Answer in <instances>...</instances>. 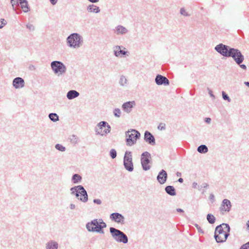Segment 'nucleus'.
I'll return each mask as SVG.
<instances>
[{
    "mask_svg": "<svg viewBox=\"0 0 249 249\" xmlns=\"http://www.w3.org/2000/svg\"><path fill=\"white\" fill-rule=\"evenodd\" d=\"M155 83L158 85L168 86L169 85V80L164 76L158 74L155 78Z\"/></svg>",
    "mask_w": 249,
    "mask_h": 249,
    "instance_id": "2eb2a0df",
    "label": "nucleus"
},
{
    "mask_svg": "<svg viewBox=\"0 0 249 249\" xmlns=\"http://www.w3.org/2000/svg\"><path fill=\"white\" fill-rule=\"evenodd\" d=\"M49 0L50 1L51 3L53 5L56 4L58 1V0Z\"/></svg>",
    "mask_w": 249,
    "mask_h": 249,
    "instance_id": "8fccbe9b",
    "label": "nucleus"
},
{
    "mask_svg": "<svg viewBox=\"0 0 249 249\" xmlns=\"http://www.w3.org/2000/svg\"><path fill=\"white\" fill-rule=\"evenodd\" d=\"M10 3L12 6L13 10L14 11L16 10V6L19 5V2L18 0H11Z\"/></svg>",
    "mask_w": 249,
    "mask_h": 249,
    "instance_id": "72a5a7b5",
    "label": "nucleus"
},
{
    "mask_svg": "<svg viewBox=\"0 0 249 249\" xmlns=\"http://www.w3.org/2000/svg\"><path fill=\"white\" fill-rule=\"evenodd\" d=\"M51 67L53 73L57 76L64 74L67 71L66 66L59 61H52L51 63Z\"/></svg>",
    "mask_w": 249,
    "mask_h": 249,
    "instance_id": "423d86ee",
    "label": "nucleus"
},
{
    "mask_svg": "<svg viewBox=\"0 0 249 249\" xmlns=\"http://www.w3.org/2000/svg\"><path fill=\"white\" fill-rule=\"evenodd\" d=\"M197 151L201 154H205L208 151V148L206 145L201 144L197 147Z\"/></svg>",
    "mask_w": 249,
    "mask_h": 249,
    "instance_id": "c85d7f7f",
    "label": "nucleus"
},
{
    "mask_svg": "<svg viewBox=\"0 0 249 249\" xmlns=\"http://www.w3.org/2000/svg\"><path fill=\"white\" fill-rule=\"evenodd\" d=\"M26 28L29 29L30 31H33L35 30V27L33 25L28 23L26 25Z\"/></svg>",
    "mask_w": 249,
    "mask_h": 249,
    "instance_id": "79ce46f5",
    "label": "nucleus"
},
{
    "mask_svg": "<svg viewBox=\"0 0 249 249\" xmlns=\"http://www.w3.org/2000/svg\"><path fill=\"white\" fill-rule=\"evenodd\" d=\"M140 133L136 129H131L125 132L126 144L131 146L134 145L140 138Z\"/></svg>",
    "mask_w": 249,
    "mask_h": 249,
    "instance_id": "20e7f679",
    "label": "nucleus"
},
{
    "mask_svg": "<svg viewBox=\"0 0 249 249\" xmlns=\"http://www.w3.org/2000/svg\"><path fill=\"white\" fill-rule=\"evenodd\" d=\"M177 175L178 177H180V176H181V173L178 172L177 173Z\"/></svg>",
    "mask_w": 249,
    "mask_h": 249,
    "instance_id": "e2e57ef3",
    "label": "nucleus"
},
{
    "mask_svg": "<svg viewBox=\"0 0 249 249\" xmlns=\"http://www.w3.org/2000/svg\"><path fill=\"white\" fill-rule=\"evenodd\" d=\"M128 30L124 26L119 25L114 29V33L117 35H123L128 33Z\"/></svg>",
    "mask_w": 249,
    "mask_h": 249,
    "instance_id": "412c9836",
    "label": "nucleus"
},
{
    "mask_svg": "<svg viewBox=\"0 0 249 249\" xmlns=\"http://www.w3.org/2000/svg\"><path fill=\"white\" fill-rule=\"evenodd\" d=\"M166 128L165 124L164 123H160L158 126V129L160 130H165Z\"/></svg>",
    "mask_w": 249,
    "mask_h": 249,
    "instance_id": "ea45409f",
    "label": "nucleus"
},
{
    "mask_svg": "<svg viewBox=\"0 0 249 249\" xmlns=\"http://www.w3.org/2000/svg\"><path fill=\"white\" fill-rule=\"evenodd\" d=\"M66 42L68 47L77 49L82 46L83 43V38L79 34L72 33L67 37Z\"/></svg>",
    "mask_w": 249,
    "mask_h": 249,
    "instance_id": "f03ea898",
    "label": "nucleus"
},
{
    "mask_svg": "<svg viewBox=\"0 0 249 249\" xmlns=\"http://www.w3.org/2000/svg\"><path fill=\"white\" fill-rule=\"evenodd\" d=\"M144 140L151 145H155L156 144L154 136L148 131H145L144 132Z\"/></svg>",
    "mask_w": 249,
    "mask_h": 249,
    "instance_id": "dca6fc26",
    "label": "nucleus"
},
{
    "mask_svg": "<svg viewBox=\"0 0 249 249\" xmlns=\"http://www.w3.org/2000/svg\"><path fill=\"white\" fill-rule=\"evenodd\" d=\"M151 154L147 151L143 152L141 155V161L142 169L144 171H147L150 169L149 165Z\"/></svg>",
    "mask_w": 249,
    "mask_h": 249,
    "instance_id": "9b49d317",
    "label": "nucleus"
},
{
    "mask_svg": "<svg viewBox=\"0 0 249 249\" xmlns=\"http://www.w3.org/2000/svg\"><path fill=\"white\" fill-rule=\"evenodd\" d=\"M113 114L115 117L119 118L121 115V110L118 108H116L114 109Z\"/></svg>",
    "mask_w": 249,
    "mask_h": 249,
    "instance_id": "c9c22d12",
    "label": "nucleus"
},
{
    "mask_svg": "<svg viewBox=\"0 0 249 249\" xmlns=\"http://www.w3.org/2000/svg\"><path fill=\"white\" fill-rule=\"evenodd\" d=\"M71 194L75 195L78 199L86 203L88 200V195L86 190L82 185H78L72 187L70 189Z\"/></svg>",
    "mask_w": 249,
    "mask_h": 249,
    "instance_id": "7ed1b4c3",
    "label": "nucleus"
},
{
    "mask_svg": "<svg viewBox=\"0 0 249 249\" xmlns=\"http://www.w3.org/2000/svg\"><path fill=\"white\" fill-rule=\"evenodd\" d=\"M232 48H231L228 45L220 43L217 45L215 47L214 49L221 55L224 57H229Z\"/></svg>",
    "mask_w": 249,
    "mask_h": 249,
    "instance_id": "6e6552de",
    "label": "nucleus"
},
{
    "mask_svg": "<svg viewBox=\"0 0 249 249\" xmlns=\"http://www.w3.org/2000/svg\"><path fill=\"white\" fill-rule=\"evenodd\" d=\"M209 185L207 183H204L202 184V186L204 188H207L208 187Z\"/></svg>",
    "mask_w": 249,
    "mask_h": 249,
    "instance_id": "13d9d810",
    "label": "nucleus"
},
{
    "mask_svg": "<svg viewBox=\"0 0 249 249\" xmlns=\"http://www.w3.org/2000/svg\"><path fill=\"white\" fill-rule=\"evenodd\" d=\"M178 181L180 183H182L183 181V179L182 178H179L178 179Z\"/></svg>",
    "mask_w": 249,
    "mask_h": 249,
    "instance_id": "052dcab7",
    "label": "nucleus"
},
{
    "mask_svg": "<svg viewBox=\"0 0 249 249\" xmlns=\"http://www.w3.org/2000/svg\"><path fill=\"white\" fill-rule=\"evenodd\" d=\"M110 233L112 238L118 242L126 244L128 242L127 236L122 231L113 227L109 228Z\"/></svg>",
    "mask_w": 249,
    "mask_h": 249,
    "instance_id": "39448f33",
    "label": "nucleus"
},
{
    "mask_svg": "<svg viewBox=\"0 0 249 249\" xmlns=\"http://www.w3.org/2000/svg\"><path fill=\"white\" fill-rule=\"evenodd\" d=\"M211 119L210 118H207L206 119V122L207 123H210L211 122Z\"/></svg>",
    "mask_w": 249,
    "mask_h": 249,
    "instance_id": "bf43d9fd",
    "label": "nucleus"
},
{
    "mask_svg": "<svg viewBox=\"0 0 249 249\" xmlns=\"http://www.w3.org/2000/svg\"><path fill=\"white\" fill-rule=\"evenodd\" d=\"M49 119L53 122H56L59 120V117L55 113H51L49 114Z\"/></svg>",
    "mask_w": 249,
    "mask_h": 249,
    "instance_id": "c756f323",
    "label": "nucleus"
},
{
    "mask_svg": "<svg viewBox=\"0 0 249 249\" xmlns=\"http://www.w3.org/2000/svg\"><path fill=\"white\" fill-rule=\"evenodd\" d=\"M180 13L182 15L185 16V17H188L190 15L188 14V13L186 12V10L184 8H181L180 10Z\"/></svg>",
    "mask_w": 249,
    "mask_h": 249,
    "instance_id": "58836bf2",
    "label": "nucleus"
},
{
    "mask_svg": "<svg viewBox=\"0 0 249 249\" xmlns=\"http://www.w3.org/2000/svg\"><path fill=\"white\" fill-rule=\"evenodd\" d=\"M87 11L89 13L98 14L100 12V7L93 4H91L87 6Z\"/></svg>",
    "mask_w": 249,
    "mask_h": 249,
    "instance_id": "4be33fe9",
    "label": "nucleus"
},
{
    "mask_svg": "<svg viewBox=\"0 0 249 249\" xmlns=\"http://www.w3.org/2000/svg\"><path fill=\"white\" fill-rule=\"evenodd\" d=\"M176 211L177 212H178V213H183L184 212V211L180 209V208H178L176 209Z\"/></svg>",
    "mask_w": 249,
    "mask_h": 249,
    "instance_id": "5fc2aeb1",
    "label": "nucleus"
},
{
    "mask_svg": "<svg viewBox=\"0 0 249 249\" xmlns=\"http://www.w3.org/2000/svg\"><path fill=\"white\" fill-rule=\"evenodd\" d=\"M195 226L198 232L202 233V234L204 233L203 231L202 230V229L200 228V227L199 226V225L198 224H195Z\"/></svg>",
    "mask_w": 249,
    "mask_h": 249,
    "instance_id": "c03bdc74",
    "label": "nucleus"
},
{
    "mask_svg": "<svg viewBox=\"0 0 249 249\" xmlns=\"http://www.w3.org/2000/svg\"><path fill=\"white\" fill-rule=\"evenodd\" d=\"M165 191L168 195L174 196L176 195V190L174 187L172 186H167L165 188Z\"/></svg>",
    "mask_w": 249,
    "mask_h": 249,
    "instance_id": "393cba45",
    "label": "nucleus"
},
{
    "mask_svg": "<svg viewBox=\"0 0 249 249\" xmlns=\"http://www.w3.org/2000/svg\"><path fill=\"white\" fill-rule=\"evenodd\" d=\"M55 148L61 152H64L66 150V147L60 144H55Z\"/></svg>",
    "mask_w": 249,
    "mask_h": 249,
    "instance_id": "f704fd0d",
    "label": "nucleus"
},
{
    "mask_svg": "<svg viewBox=\"0 0 249 249\" xmlns=\"http://www.w3.org/2000/svg\"><path fill=\"white\" fill-rule=\"evenodd\" d=\"M230 227L229 224L222 223L217 226L215 229L214 237L217 243L226 242L229 236Z\"/></svg>",
    "mask_w": 249,
    "mask_h": 249,
    "instance_id": "f257e3e1",
    "label": "nucleus"
},
{
    "mask_svg": "<svg viewBox=\"0 0 249 249\" xmlns=\"http://www.w3.org/2000/svg\"><path fill=\"white\" fill-rule=\"evenodd\" d=\"M96 238L95 237L92 238V240H95Z\"/></svg>",
    "mask_w": 249,
    "mask_h": 249,
    "instance_id": "69168bd1",
    "label": "nucleus"
},
{
    "mask_svg": "<svg viewBox=\"0 0 249 249\" xmlns=\"http://www.w3.org/2000/svg\"><path fill=\"white\" fill-rule=\"evenodd\" d=\"M22 10L24 13H27L30 11V7L28 4V2L27 1L26 3L23 4H20Z\"/></svg>",
    "mask_w": 249,
    "mask_h": 249,
    "instance_id": "7c9ffc66",
    "label": "nucleus"
},
{
    "mask_svg": "<svg viewBox=\"0 0 249 249\" xmlns=\"http://www.w3.org/2000/svg\"><path fill=\"white\" fill-rule=\"evenodd\" d=\"M240 67L244 70H247V66L245 65V64H238Z\"/></svg>",
    "mask_w": 249,
    "mask_h": 249,
    "instance_id": "49530a36",
    "label": "nucleus"
},
{
    "mask_svg": "<svg viewBox=\"0 0 249 249\" xmlns=\"http://www.w3.org/2000/svg\"><path fill=\"white\" fill-rule=\"evenodd\" d=\"M124 168L129 172H132L134 166L132 162V154L131 151H126L124 157L123 161Z\"/></svg>",
    "mask_w": 249,
    "mask_h": 249,
    "instance_id": "0eeeda50",
    "label": "nucleus"
},
{
    "mask_svg": "<svg viewBox=\"0 0 249 249\" xmlns=\"http://www.w3.org/2000/svg\"><path fill=\"white\" fill-rule=\"evenodd\" d=\"M209 198L210 200H211L212 202H213L214 200V196L213 194H211L209 196Z\"/></svg>",
    "mask_w": 249,
    "mask_h": 249,
    "instance_id": "de8ad7c7",
    "label": "nucleus"
},
{
    "mask_svg": "<svg viewBox=\"0 0 249 249\" xmlns=\"http://www.w3.org/2000/svg\"><path fill=\"white\" fill-rule=\"evenodd\" d=\"M231 208V201L227 199L223 200L220 207V211L223 214L225 212H229Z\"/></svg>",
    "mask_w": 249,
    "mask_h": 249,
    "instance_id": "4468645a",
    "label": "nucleus"
},
{
    "mask_svg": "<svg viewBox=\"0 0 249 249\" xmlns=\"http://www.w3.org/2000/svg\"><path fill=\"white\" fill-rule=\"evenodd\" d=\"M110 219L117 223L123 224L124 223V217L121 213H114L110 215Z\"/></svg>",
    "mask_w": 249,
    "mask_h": 249,
    "instance_id": "ddd939ff",
    "label": "nucleus"
},
{
    "mask_svg": "<svg viewBox=\"0 0 249 249\" xmlns=\"http://www.w3.org/2000/svg\"><path fill=\"white\" fill-rule=\"evenodd\" d=\"M91 3H97L100 0H88Z\"/></svg>",
    "mask_w": 249,
    "mask_h": 249,
    "instance_id": "603ef678",
    "label": "nucleus"
},
{
    "mask_svg": "<svg viewBox=\"0 0 249 249\" xmlns=\"http://www.w3.org/2000/svg\"><path fill=\"white\" fill-rule=\"evenodd\" d=\"M110 156L112 159H115L117 156V152L115 149H111L109 152Z\"/></svg>",
    "mask_w": 249,
    "mask_h": 249,
    "instance_id": "e433bc0d",
    "label": "nucleus"
},
{
    "mask_svg": "<svg viewBox=\"0 0 249 249\" xmlns=\"http://www.w3.org/2000/svg\"><path fill=\"white\" fill-rule=\"evenodd\" d=\"M24 80L21 77H16L13 81V86L15 89L22 88L24 87Z\"/></svg>",
    "mask_w": 249,
    "mask_h": 249,
    "instance_id": "6ab92c4d",
    "label": "nucleus"
},
{
    "mask_svg": "<svg viewBox=\"0 0 249 249\" xmlns=\"http://www.w3.org/2000/svg\"><path fill=\"white\" fill-rule=\"evenodd\" d=\"M82 177L77 174H74L71 178V181L74 184H77L80 183L82 181Z\"/></svg>",
    "mask_w": 249,
    "mask_h": 249,
    "instance_id": "a878e982",
    "label": "nucleus"
},
{
    "mask_svg": "<svg viewBox=\"0 0 249 249\" xmlns=\"http://www.w3.org/2000/svg\"><path fill=\"white\" fill-rule=\"evenodd\" d=\"M127 81L126 77L124 75H122L120 79L119 84L122 86H124L126 84Z\"/></svg>",
    "mask_w": 249,
    "mask_h": 249,
    "instance_id": "473e14b6",
    "label": "nucleus"
},
{
    "mask_svg": "<svg viewBox=\"0 0 249 249\" xmlns=\"http://www.w3.org/2000/svg\"><path fill=\"white\" fill-rule=\"evenodd\" d=\"M79 95V93L75 90H71L67 93V97L69 100H72L77 97Z\"/></svg>",
    "mask_w": 249,
    "mask_h": 249,
    "instance_id": "5701e85b",
    "label": "nucleus"
},
{
    "mask_svg": "<svg viewBox=\"0 0 249 249\" xmlns=\"http://www.w3.org/2000/svg\"><path fill=\"white\" fill-rule=\"evenodd\" d=\"M192 185H193V187L194 188H196L197 187V183L196 182H194L193 183Z\"/></svg>",
    "mask_w": 249,
    "mask_h": 249,
    "instance_id": "6e6d98bb",
    "label": "nucleus"
},
{
    "mask_svg": "<svg viewBox=\"0 0 249 249\" xmlns=\"http://www.w3.org/2000/svg\"><path fill=\"white\" fill-rule=\"evenodd\" d=\"M157 179L160 184H163L165 183L167 179V172L164 170L162 169L159 173Z\"/></svg>",
    "mask_w": 249,
    "mask_h": 249,
    "instance_id": "a211bd4d",
    "label": "nucleus"
},
{
    "mask_svg": "<svg viewBox=\"0 0 249 249\" xmlns=\"http://www.w3.org/2000/svg\"><path fill=\"white\" fill-rule=\"evenodd\" d=\"M99 233L104 234V229L107 227L106 223L103 221L102 219H99Z\"/></svg>",
    "mask_w": 249,
    "mask_h": 249,
    "instance_id": "bb28decb",
    "label": "nucleus"
},
{
    "mask_svg": "<svg viewBox=\"0 0 249 249\" xmlns=\"http://www.w3.org/2000/svg\"><path fill=\"white\" fill-rule=\"evenodd\" d=\"M239 249H249V241L242 245Z\"/></svg>",
    "mask_w": 249,
    "mask_h": 249,
    "instance_id": "37998d69",
    "label": "nucleus"
},
{
    "mask_svg": "<svg viewBox=\"0 0 249 249\" xmlns=\"http://www.w3.org/2000/svg\"><path fill=\"white\" fill-rule=\"evenodd\" d=\"M70 142L73 144L76 145L80 142L79 137L75 135H72L69 138Z\"/></svg>",
    "mask_w": 249,
    "mask_h": 249,
    "instance_id": "cd10ccee",
    "label": "nucleus"
},
{
    "mask_svg": "<svg viewBox=\"0 0 249 249\" xmlns=\"http://www.w3.org/2000/svg\"><path fill=\"white\" fill-rule=\"evenodd\" d=\"M135 101H128L124 103L122 105L123 110L127 113L131 112L133 107L135 106Z\"/></svg>",
    "mask_w": 249,
    "mask_h": 249,
    "instance_id": "f3484780",
    "label": "nucleus"
},
{
    "mask_svg": "<svg viewBox=\"0 0 249 249\" xmlns=\"http://www.w3.org/2000/svg\"><path fill=\"white\" fill-rule=\"evenodd\" d=\"M19 4H23L24 3H26L27 1V0H18Z\"/></svg>",
    "mask_w": 249,
    "mask_h": 249,
    "instance_id": "864d4df0",
    "label": "nucleus"
},
{
    "mask_svg": "<svg viewBox=\"0 0 249 249\" xmlns=\"http://www.w3.org/2000/svg\"><path fill=\"white\" fill-rule=\"evenodd\" d=\"M113 52L114 55L116 57H121L128 53L127 51L121 50V46L118 45L113 47Z\"/></svg>",
    "mask_w": 249,
    "mask_h": 249,
    "instance_id": "aec40b11",
    "label": "nucleus"
},
{
    "mask_svg": "<svg viewBox=\"0 0 249 249\" xmlns=\"http://www.w3.org/2000/svg\"><path fill=\"white\" fill-rule=\"evenodd\" d=\"M244 84L245 85L249 87V82H245Z\"/></svg>",
    "mask_w": 249,
    "mask_h": 249,
    "instance_id": "680f3d73",
    "label": "nucleus"
},
{
    "mask_svg": "<svg viewBox=\"0 0 249 249\" xmlns=\"http://www.w3.org/2000/svg\"><path fill=\"white\" fill-rule=\"evenodd\" d=\"M93 202L94 203L98 205H101L102 204V201L100 199H94Z\"/></svg>",
    "mask_w": 249,
    "mask_h": 249,
    "instance_id": "a18cd8bd",
    "label": "nucleus"
},
{
    "mask_svg": "<svg viewBox=\"0 0 249 249\" xmlns=\"http://www.w3.org/2000/svg\"><path fill=\"white\" fill-rule=\"evenodd\" d=\"M207 220L208 222L211 224H213L215 221V217L211 213H208L207 215Z\"/></svg>",
    "mask_w": 249,
    "mask_h": 249,
    "instance_id": "2f4dec72",
    "label": "nucleus"
},
{
    "mask_svg": "<svg viewBox=\"0 0 249 249\" xmlns=\"http://www.w3.org/2000/svg\"><path fill=\"white\" fill-rule=\"evenodd\" d=\"M75 208H76V206H75V204L71 203V204L70 205V208L71 210H74V209H75Z\"/></svg>",
    "mask_w": 249,
    "mask_h": 249,
    "instance_id": "3c124183",
    "label": "nucleus"
},
{
    "mask_svg": "<svg viewBox=\"0 0 249 249\" xmlns=\"http://www.w3.org/2000/svg\"><path fill=\"white\" fill-rule=\"evenodd\" d=\"M246 225H247V230L248 231H249V220L247 221Z\"/></svg>",
    "mask_w": 249,
    "mask_h": 249,
    "instance_id": "4d7b16f0",
    "label": "nucleus"
},
{
    "mask_svg": "<svg viewBox=\"0 0 249 249\" xmlns=\"http://www.w3.org/2000/svg\"><path fill=\"white\" fill-rule=\"evenodd\" d=\"M97 127H99V129H102L103 127H106V128L103 131H98L97 128L95 127V131L97 135H100L101 136H106L107 134L109 133L111 131V126L106 121H101L97 124Z\"/></svg>",
    "mask_w": 249,
    "mask_h": 249,
    "instance_id": "9d476101",
    "label": "nucleus"
},
{
    "mask_svg": "<svg viewBox=\"0 0 249 249\" xmlns=\"http://www.w3.org/2000/svg\"><path fill=\"white\" fill-rule=\"evenodd\" d=\"M46 249H57L58 243L54 241L51 240L46 244Z\"/></svg>",
    "mask_w": 249,
    "mask_h": 249,
    "instance_id": "b1692460",
    "label": "nucleus"
},
{
    "mask_svg": "<svg viewBox=\"0 0 249 249\" xmlns=\"http://www.w3.org/2000/svg\"><path fill=\"white\" fill-rule=\"evenodd\" d=\"M222 98L224 100L228 101V102H230L231 100L227 94L225 92H222Z\"/></svg>",
    "mask_w": 249,
    "mask_h": 249,
    "instance_id": "4c0bfd02",
    "label": "nucleus"
},
{
    "mask_svg": "<svg viewBox=\"0 0 249 249\" xmlns=\"http://www.w3.org/2000/svg\"><path fill=\"white\" fill-rule=\"evenodd\" d=\"M16 13H17V14H21V11H20L19 12H16Z\"/></svg>",
    "mask_w": 249,
    "mask_h": 249,
    "instance_id": "0e129e2a",
    "label": "nucleus"
},
{
    "mask_svg": "<svg viewBox=\"0 0 249 249\" xmlns=\"http://www.w3.org/2000/svg\"><path fill=\"white\" fill-rule=\"evenodd\" d=\"M99 219H94L88 222L86 225V228L89 232H97L99 233Z\"/></svg>",
    "mask_w": 249,
    "mask_h": 249,
    "instance_id": "f8f14e48",
    "label": "nucleus"
},
{
    "mask_svg": "<svg viewBox=\"0 0 249 249\" xmlns=\"http://www.w3.org/2000/svg\"><path fill=\"white\" fill-rule=\"evenodd\" d=\"M208 89L209 90V94L210 96L211 97H212L213 98H214L215 97H214V95H213V91L211 89Z\"/></svg>",
    "mask_w": 249,
    "mask_h": 249,
    "instance_id": "09e8293b",
    "label": "nucleus"
},
{
    "mask_svg": "<svg viewBox=\"0 0 249 249\" xmlns=\"http://www.w3.org/2000/svg\"><path fill=\"white\" fill-rule=\"evenodd\" d=\"M7 24L6 21L4 19L0 20V29H1Z\"/></svg>",
    "mask_w": 249,
    "mask_h": 249,
    "instance_id": "a19ab883",
    "label": "nucleus"
},
{
    "mask_svg": "<svg viewBox=\"0 0 249 249\" xmlns=\"http://www.w3.org/2000/svg\"><path fill=\"white\" fill-rule=\"evenodd\" d=\"M232 57L237 64H241L244 60V56L242 54L241 51L237 49L232 48L229 57Z\"/></svg>",
    "mask_w": 249,
    "mask_h": 249,
    "instance_id": "1a4fd4ad",
    "label": "nucleus"
}]
</instances>
